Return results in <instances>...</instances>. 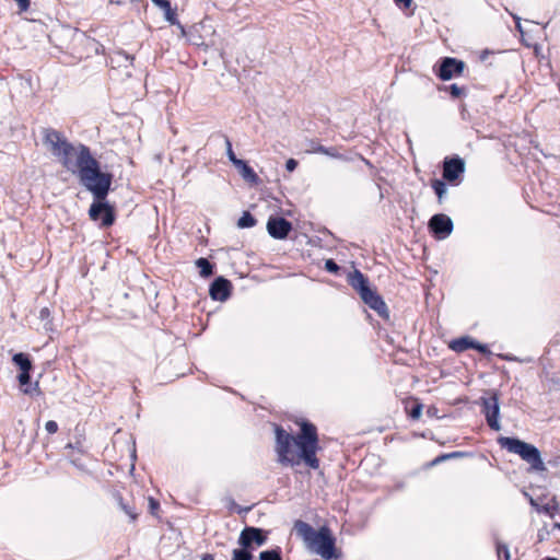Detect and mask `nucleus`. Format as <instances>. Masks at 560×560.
<instances>
[{"label":"nucleus","instance_id":"473e14b6","mask_svg":"<svg viewBox=\"0 0 560 560\" xmlns=\"http://www.w3.org/2000/svg\"><path fill=\"white\" fill-rule=\"evenodd\" d=\"M480 399L482 401V413H483L486 423L488 425H490V397L482 396Z\"/></svg>","mask_w":560,"mask_h":560},{"label":"nucleus","instance_id":"a211bd4d","mask_svg":"<svg viewBox=\"0 0 560 560\" xmlns=\"http://www.w3.org/2000/svg\"><path fill=\"white\" fill-rule=\"evenodd\" d=\"M472 337L470 336H462L455 339H452L448 343V348L454 352L462 353L466 350H469L471 347Z\"/></svg>","mask_w":560,"mask_h":560},{"label":"nucleus","instance_id":"a18cd8bd","mask_svg":"<svg viewBox=\"0 0 560 560\" xmlns=\"http://www.w3.org/2000/svg\"><path fill=\"white\" fill-rule=\"evenodd\" d=\"M69 460H70V463H71L74 467H77L78 469H80V470H85V466L81 463V460H80V459H77V458H70Z\"/></svg>","mask_w":560,"mask_h":560},{"label":"nucleus","instance_id":"de8ad7c7","mask_svg":"<svg viewBox=\"0 0 560 560\" xmlns=\"http://www.w3.org/2000/svg\"><path fill=\"white\" fill-rule=\"evenodd\" d=\"M515 22H516V28L517 31L523 35L524 34V31H523V27L521 25V19L518 16H513Z\"/></svg>","mask_w":560,"mask_h":560},{"label":"nucleus","instance_id":"e433bc0d","mask_svg":"<svg viewBox=\"0 0 560 560\" xmlns=\"http://www.w3.org/2000/svg\"><path fill=\"white\" fill-rule=\"evenodd\" d=\"M45 429L49 434H54L58 431V423L54 420H49L45 423Z\"/></svg>","mask_w":560,"mask_h":560},{"label":"nucleus","instance_id":"393cba45","mask_svg":"<svg viewBox=\"0 0 560 560\" xmlns=\"http://www.w3.org/2000/svg\"><path fill=\"white\" fill-rule=\"evenodd\" d=\"M313 152L325 154L327 156H330L332 159H342L345 160L343 155L340 154L335 148L332 147H325L323 144H317L313 148Z\"/></svg>","mask_w":560,"mask_h":560},{"label":"nucleus","instance_id":"423d86ee","mask_svg":"<svg viewBox=\"0 0 560 560\" xmlns=\"http://www.w3.org/2000/svg\"><path fill=\"white\" fill-rule=\"evenodd\" d=\"M12 363L19 369L20 373L16 376L21 392L24 395L33 396L40 395L39 383L32 382V372L34 364L31 355L26 352H16L12 355Z\"/></svg>","mask_w":560,"mask_h":560},{"label":"nucleus","instance_id":"c03bdc74","mask_svg":"<svg viewBox=\"0 0 560 560\" xmlns=\"http://www.w3.org/2000/svg\"><path fill=\"white\" fill-rule=\"evenodd\" d=\"M50 317V310L48 307H43L40 311H39V318L42 320H48Z\"/></svg>","mask_w":560,"mask_h":560},{"label":"nucleus","instance_id":"cd10ccee","mask_svg":"<svg viewBox=\"0 0 560 560\" xmlns=\"http://www.w3.org/2000/svg\"><path fill=\"white\" fill-rule=\"evenodd\" d=\"M495 551L498 560H511V552L505 544L497 542Z\"/></svg>","mask_w":560,"mask_h":560},{"label":"nucleus","instance_id":"aec40b11","mask_svg":"<svg viewBox=\"0 0 560 560\" xmlns=\"http://www.w3.org/2000/svg\"><path fill=\"white\" fill-rule=\"evenodd\" d=\"M447 182L443 178H433L431 180V188L433 189L439 203H442L447 196Z\"/></svg>","mask_w":560,"mask_h":560},{"label":"nucleus","instance_id":"dca6fc26","mask_svg":"<svg viewBox=\"0 0 560 560\" xmlns=\"http://www.w3.org/2000/svg\"><path fill=\"white\" fill-rule=\"evenodd\" d=\"M237 168L238 173L243 177L245 182L250 185H258L260 183L259 176L256 174L254 168L248 164L246 160H240L236 164L233 165Z\"/></svg>","mask_w":560,"mask_h":560},{"label":"nucleus","instance_id":"0eeeda50","mask_svg":"<svg viewBox=\"0 0 560 560\" xmlns=\"http://www.w3.org/2000/svg\"><path fill=\"white\" fill-rule=\"evenodd\" d=\"M465 170L463 158L457 154L445 156L442 162V178L451 186H458L464 179Z\"/></svg>","mask_w":560,"mask_h":560},{"label":"nucleus","instance_id":"f03ea898","mask_svg":"<svg viewBox=\"0 0 560 560\" xmlns=\"http://www.w3.org/2000/svg\"><path fill=\"white\" fill-rule=\"evenodd\" d=\"M80 163L79 183L93 197L90 205L91 215L94 217L100 208H105L112 212L107 196L113 190L114 174L109 171H103L101 162L94 155L82 156Z\"/></svg>","mask_w":560,"mask_h":560},{"label":"nucleus","instance_id":"603ef678","mask_svg":"<svg viewBox=\"0 0 560 560\" xmlns=\"http://www.w3.org/2000/svg\"><path fill=\"white\" fill-rule=\"evenodd\" d=\"M361 160H362V161L364 162V164H365V165H368L369 167H371V168L373 167V164L371 163V161H370V160H368V159L363 158L362 155H361Z\"/></svg>","mask_w":560,"mask_h":560},{"label":"nucleus","instance_id":"7c9ffc66","mask_svg":"<svg viewBox=\"0 0 560 560\" xmlns=\"http://www.w3.org/2000/svg\"><path fill=\"white\" fill-rule=\"evenodd\" d=\"M422 409H423V406L422 404L416 401L409 409L408 411V415L410 417V419L412 420H417L421 417L422 415Z\"/></svg>","mask_w":560,"mask_h":560},{"label":"nucleus","instance_id":"6e6d98bb","mask_svg":"<svg viewBox=\"0 0 560 560\" xmlns=\"http://www.w3.org/2000/svg\"><path fill=\"white\" fill-rule=\"evenodd\" d=\"M553 527H556V528H559V529H560V523H556V524L553 525Z\"/></svg>","mask_w":560,"mask_h":560},{"label":"nucleus","instance_id":"b1692460","mask_svg":"<svg viewBox=\"0 0 560 560\" xmlns=\"http://www.w3.org/2000/svg\"><path fill=\"white\" fill-rule=\"evenodd\" d=\"M256 224L257 220L249 211H244L237 221V226L240 229H250Z\"/></svg>","mask_w":560,"mask_h":560},{"label":"nucleus","instance_id":"4468645a","mask_svg":"<svg viewBox=\"0 0 560 560\" xmlns=\"http://www.w3.org/2000/svg\"><path fill=\"white\" fill-rule=\"evenodd\" d=\"M347 281L360 298L373 288L369 277L357 268L349 272Z\"/></svg>","mask_w":560,"mask_h":560},{"label":"nucleus","instance_id":"f704fd0d","mask_svg":"<svg viewBox=\"0 0 560 560\" xmlns=\"http://www.w3.org/2000/svg\"><path fill=\"white\" fill-rule=\"evenodd\" d=\"M159 509H160V502H159L156 499H154V498L150 497V498H149V511H150V513H151L152 515H155V514H156V511H158Z\"/></svg>","mask_w":560,"mask_h":560},{"label":"nucleus","instance_id":"864d4df0","mask_svg":"<svg viewBox=\"0 0 560 560\" xmlns=\"http://www.w3.org/2000/svg\"><path fill=\"white\" fill-rule=\"evenodd\" d=\"M66 448H71V450H73V448H74V445H73L72 443H68V444L66 445Z\"/></svg>","mask_w":560,"mask_h":560},{"label":"nucleus","instance_id":"c9c22d12","mask_svg":"<svg viewBox=\"0 0 560 560\" xmlns=\"http://www.w3.org/2000/svg\"><path fill=\"white\" fill-rule=\"evenodd\" d=\"M549 392L552 394V395H558L560 396V381L558 380H552L549 384Z\"/></svg>","mask_w":560,"mask_h":560},{"label":"nucleus","instance_id":"f3484780","mask_svg":"<svg viewBox=\"0 0 560 560\" xmlns=\"http://www.w3.org/2000/svg\"><path fill=\"white\" fill-rule=\"evenodd\" d=\"M154 5L163 10L164 19L170 24H178L176 8L172 7L170 0H151Z\"/></svg>","mask_w":560,"mask_h":560},{"label":"nucleus","instance_id":"4be33fe9","mask_svg":"<svg viewBox=\"0 0 560 560\" xmlns=\"http://www.w3.org/2000/svg\"><path fill=\"white\" fill-rule=\"evenodd\" d=\"M231 560H254V551L238 546L232 550Z\"/></svg>","mask_w":560,"mask_h":560},{"label":"nucleus","instance_id":"ea45409f","mask_svg":"<svg viewBox=\"0 0 560 560\" xmlns=\"http://www.w3.org/2000/svg\"><path fill=\"white\" fill-rule=\"evenodd\" d=\"M21 12H25L30 9L31 0H14Z\"/></svg>","mask_w":560,"mask_h":560},{"label":"nucleus","instance_id":"c756f323","mask_svg":"<svg viewBox=\"0 0 560 560\" xmlns=\"http://www.w3.org/2000/svg\"><path fill=\"white\" fill-rule=\"evenodd\" d=\"M470 349L476 350V351L482 353L486 357H490V345L479 342L475 338H472V342H471Z\"/></svg>","mask_w":560,"mask_h":560},{"label":"nucleus","instance_id":"9d476101","mask_svg":"<svg viewBox=\"0 0 560 560\" xmlns=\"http://www.w3.org/2000/svg\"><path fill=\"white\" fill-rule=\"evenodd\" d=\"M428 230L435 240L443 241L452 234L454 223L447 214L435 213L429 219Z\"/></svg>","mask_w":560,"mask_h":560},{"label":"nucleus","instance_id":"20e7f679","mask_svg":"<svg viewBox=\"0 0 560 560\" xmlns=\"http://www.w3.org/2000/svg\"><path fill=\"white\" fill-rule=\"evenodd\" d=\"M293 528L307 547L323 559L331 560L339 557L336 549V537L329 527L322 526L315 529L311 524L296 520Z\"/></svg>","mask_w":560,"mask_h":560},{"label":"nucleus","instance_id":"4d7b16f0","mask_svg":"<svg viewBox=\"0 0 560 560\" xmlns=\"http://www.w3.org/2000/svg\"><path fill=\"white\" fill-rule=\"evenodd\" d=\"M545 560H558L557 558H546Z\"/></svg>","mask_w":560,"mask_h":560},{"label":"nucleus","instance_id":"4c0bfd02","mask_svg":"<svg viewBox=\"0 0 560 560\" xmlns=\"http://www.w3.org/2000/svg\"><path fill=\"white\" fill-rule=\"evenodd\" d=\"M299 165V162L291 158L285 161V170L290 173L294 172Z\"/></svg>","mask_w":560,"mask_h":560},{"label":"nucleus","instance_id":"9b49d317","mask_svg":"<svg viewBox=\"0 0 560 560\" xmlns=\"http://www.w3.org/2000/svg\"><path fill=\"white\" fill-rule=\"evenodd\" d=\"M266 228L269 236L275 240L288 238L293 230L292 222L279 215H270Z\"/></svg>","mask_w":560,"mask_h":560},{"label":"nucleus","instance_id":"7ed1b4c3","mask_svg":"<svg viewBox=\"0 0 560 560\" xmlns=\"http://www.w3.org/2000/svg\"><path fill=\"white\" fill-rule=\"evenodd\" d=\"M43 142L50 148L55 156L60 159L62 166L77 177L80 174L81 158L93 155L90 147L86 144L79 143L74 147L60 131L51 128L44 129Z\"/></svg>","mask_w":560,"mask_h":560},{"label":"nucleus","instance_id":"2f4dec72","mask_svg":"<svg viewBox=\"0 0 560 560\" xmlns=\"http://www.w3.org/2000/svg\"><path fill=\"white\" fill-rule=\"evenodd\" d=\"M324 268L327 272L332 275H337L340 270V266L332 258H328L325 260Z\"/></svg>","mask_w":560,"mask_h":560},{"label":"nucleus","instance_id":"39448f33","mask_svg":"<svg viewBox=\"0 0 560 560\" xmlns=\"http://www.w3.org/2000/svg\"><path fill=\"white\" fill-rule=\"evenodd\" d=\"M497 442L501 448L518 455L524 462L529 464L533 470L542 471L546 469L540 451L535 445L509 436H499Z\"/></svg>","mask_w":560,"mask_h":560},{"label":"nucleus","instance_id":"bb28decb","mask_svg":"<svg viewBox=\"0 0 560 560\" xmlns=\"http://www.w3.org/2000/svg\"><path fill=\"white\" fill-rule=\"evenodd\" d=\"M118 504L120 509L129 516L131 522L137 520L138 513L136 512L135 508L129 503H126L121 495H118Z\"/></svg>","mask_w":560,"mask_h":560},{"label":"nucleus","instance_id":"5fc2aeb1","mask_svg":"<svg viewBox=\"0 0 560 560\" xmlns=\"http://www.w3.org/2000/svg\"><path fill=\"white\" fill-rule=\"evenodd\" d=\"M377 188L380 189V191H382V188H381V186H380V185H377ZM383 197H384V196H383V194H382V192H380V199H383Z\"/></svg>","mask_w":560,"mask_h":560},{"label":"nucleus","instance_id":"49530a36","mask_svg":"<svg viewBox=\"0 0 560 560\" xmlns=\"http://www.w3.org/2000/svg\"><path fill=\"white\" fill-rule=\"evenodd\" d=\"M490 56V49L489 48H485L483 50L480 51L479 54V60L480 61H485L488 59V57Z\"/></svg>","mask_w":560,"mask_h":560},{"label":"nucleus","instance_id":"ddd939ff","mask_svg":"<svg viewBox=\"0 0 560 560\" xmlns=\"http://www.w3.org/2000/svg\"><path fill=\"white\" fill-rule=\"evenodd\" d=\"M232 282L223 276H218L209 284V295L213 301L225 302L232 295Z\"/></svg>","mask_w":560,"mask_h":560},{"label":"nucleus","instance_id":"a878e982","mask_svg":"<svg viewBox=\"0 0 560 560\" xmlns=\"http://www.w3.org/2000/svg\"><path fill=\"white\" fill-rule=\"evenodd\" d=\"M499 402L498 397L494 393H492V431H499L501 429L500 422H499Z\"/></svg>","mask_w":560,"mask_h":560},{"label":"nucleus","instance_id":"a19ab883","mask_svg":"<svg viewBox=\"0 0 560 560\" xmlns=\"http://www.w3.org/2000/svg\"><path fill=\"white\" fill-rule=\"evenodd\" d=\"M538 511L542 512L545 514H548L549 516H553L555 511H556V506L550 505V504H545Z\"/></svg>","mask_w":560,"mask_h":560},{"label":"nucleus","instance_id":"c85d7f7f","mask_svg":"<svg viewBox=\"0 0 560 560\" xmlns=\"http://www.w3.org/2000/svg\"><path fill=\"white\" fill-rule=\"evenodd\" d=\"M224 143L226 149V156L229 161L232 163V165L236 164L241 159L236 156V154L233 151L232 141L228 136H224Z\"/></svg>","mask_w":560,"mask_h":560},{"label":"nucleus","instance_id":"58836bf2","mask_svg":"<svg viewBox=\"0 0 560 560\" xmlns=\"http://www.w3.org/2000/svg\"><path fill=\"white\" fill-rule=\"evenodd\" d=\"M117 57L119 59H124L126 62H129V65H132V61L135 59V57L130 54H128L127 51L125 50H120L117 52Z\"/></svg>","mask_w":560,"mask_h":560},{"label":"nucleus","instance_id":"37998d69","mask_svg":"<svg viewBox=\"0 0 560 560\" xmlns=\"http://www.w3.org/2000/svg\"><path fill=\"white\" fill-rule=\"evenodd\" d=\"M439 409L435 406H429L427 409V416L430 418H439Z\"/></svg>","mask_w":560,"mask_h":560},{"label":"nucleus","instance_id":"1a4fd4ad","mask_svg":"<svg viewBox=\"0 0 560 560\" xmlns=\"http://www.w3.org/2000/svg\"><path fill=\"white\" fill-rule=\"evenodd\" d=\"M268 540V532L260 527L245 526L237 539L241 547H245L254 551L257 547L266 545Z\"/></svg>","mask_w":560,"mask_h":560},{"label":"nucleus","instance_id":"79ce46f5","mask_svg":"<svg viewBox=\"0 0 560 560\" xmlns=\"http://www.w3.org/2000/svg\"><path fill=\"white\" fill-rule=\"evenodd\" d=\"M394 2L400 9H408L412 4V0H394Z\"/></svg>","mask_w":560,"mask_h":560},{"label":"nucleus","instance_id":"72a5a7b5","mask_svg":"<svg viewBox=\"0 0 560 560\" xmlns=\"http://www.w3.org/2000/svg\"><path fill=\"white\" fill-rule=\"evenodd\" d=\"M468 455H469V453H467V452L455 451V452H451V453L441 454V458H444L445 460H447V459H452V458L465 457Z\"/></svg>","mask_w":560,"mask_h":560},{"label":"nucleus","instance_id":"5701e85b","mask_svg":"<svg viewBox=\"0 0 560 560\" xmlns=\"http://www.w3.org/2000/svg\"><path fill=\"white\" fill-rule=\"evenodd\" d=\"M439 91L447 92L454 100L459 98L465 94V89L456 83H452L450 85H441L439 86Z\"/></svg>","mask_w":560,"mask_h":560},{"label":"nucleus","instance_id":"6e6552de","mask_svg":"<svg viewBox=\"0 0 560 560\" xmlns=\"http://www.w3.org/2000/svg\"><path fill=\"white\" fill-rule=\"evenodd\" d=\"M465 62L455 57H442L433 66V73L441 81H448L463 74Z\"/></svg>","mask_w":560,"mask_h":560},{"label":"nucleus","instance_id":"412c9836","mask_svg":"<svg viewBox=\"0 0 560 560\" xmlns=\"http://www.w3.org/2000/svg\"><path fill=\"white\" fill-rule=\"evenodd\" d=\"M259 560H283L282 559V549L279 546H276L270 549H266L259 552Z\"/></svg>","mask_w":560,"mask_h":560},{"label":"nucleus","instance_id":"2eb2a0df","mask_svg":"<svg viewBox=\"0 0 560 560\" xmlns=\"http://www.w3.org/2000/svg\"><path fill=\"white\" fill-rule=\"evenodd\" d=\"M110 209H112V217H110L109 210L107 211L105 208L104 209L100 208L97 213L94 217L91 215L90 210H89L88 211L89 218L94 222H98L100 228L107 229V228L112 226L116 221L115 205L110 203Z\"/></svg>","mask_w":560,"mask_h":560},{"label":"nucleus","instance_id":"f257e3e1","mask_svg":"<svg viewBox=\"0 0 560 560\" xmlns=\"http://www.w3.org/2000/svg\"><path fill=\"white\" fill-rule=\"evenodd\" d=\"M299 432L289 433L282 425L273 424L278 463L294 467L304 463L311 469L319 468L317 453L322 451L316 425L307 419L299 423Z\"/></svg>","mask_w":560,"mask_h":560},{"label":"nucleus","instance_id":"09e8293b","mask_svg":"<svg viewBox=\"0 0 560 560\" xmlns=\"http://www.w3.org/2000/svg\"><path fill=\"white\" fill-rule=\"evenodd\" d=\"M443 462H445V459H444V458H441V455H439V456H436V457H435V458L430 463V465H431V466H435V465H439V464H441V463H443Z\"/></svg>","mask_w":560,"mask_h":560},{"label":"nucleus","instance_id":"8fccbe9b","mask_svg":"<svg viewBox=\"0 0 560 560\" xmlns=\"http://www.w3.org/2000/svg\"><path fill=\"white\" fill-rule=\"evenodd\" d=\"M174 25L177 26V28L179 30L182 36H186V34H187L186 33V28H185V26L179 21H178V24H174Z\"/></svg>","mask_w":560,"mask_h":560},{"label":"nucleus","instance_id":"6ab92c4d","mask_svg":"<svg viewBox=\"0 0 560 560\" xmlns=\"http://www.w3.org/2000/svg\"><path fill=\"white\" fill-rule=\"evenodd\" d=\"M195 265L199 269V275L201 278L207 279L213 276L215 265L212 264L208 258L200 257L196 259Z\"/></svg>","mask_w":560,"mask_h":560},{"label":"nucleus","instance_id":"f8f14e48","mask_svg":"<svg viewBox=\"0 0 560 560\" xmlns=\"http://www.w3.org/2000/svg\"><path fill=\"white\" fill-rule=\"evenodd\" d=\"M362 302L368 305L371 310L376 312V314L384 320H389V310L381 294H378L377 290L373 287L370 291H368L364 295L360 298Z\"/></svg>","mask_w":560,"mask_h":560},{"label":"nucleus","instance_id":"3c124183","mask_svg":"<svg viewBox=\"0 0 560 560\" xmlns=\"http://www.w3.org/2000/svg\"><path fill=\"white\" fill-rule=\"evenodd\" d=\"M201 560H214V557L211 553H203Z\"/></svg>","mask_w":560,"mask_h":560}]
</instances>
